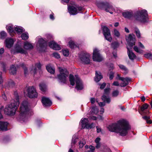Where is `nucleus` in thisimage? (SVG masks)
Here are the masks:
<instances>
[{
	"label": "nucleus",
	"mask_w": 152,
	"mask_h": 152,
	"mask_svg": "<svg viewBox=\"0 0 152 152\" xmlns=\"http://www.w3.org/2000/svg\"><path fill=\"white\" fill-rule=\"evenodd\" d=\"M107 128L111 132L119 133L121 135L124 136L127 134L130 127L128 122L122 120L119 121L116 124L109 125Z\"/></svg>",
	"instance_id": "f257e3e1"
},
{
	"label": "nucleus",
	"mask_w": 152,
	"mask_h": 152,
	"mask_svg": "<svg viewBox=\"0 0 152 152\" xmlns=\"http://www.w3.org/2000/svg\"><path fill=\"white\" fill-rule=\"evenodd\" d=\"M15 99L11 101V103L5 108L4 113L10 115H13L15 114L16 111L20 104L19 96L17 92L15 93Z\"/></svg>",
	"instance_id": "f03ea898"
},
{
	"label": "nucleus",
	"mask_w": 152,
	"mask_h": 152,
	"mask_svg": "<svg viewBox=\"0 0 152 152\" xmlns=\"http://www.w3.org/2000/svg\"><path fill=\"white\" fill-rule=\"evenodd\" d=\"M128 46H127L128 54L129 58L133 60L136 57L135 54L130 49L132 48L133 45H135V36L133 34H130L128 37L126 38Z\"/></svg>",
	"instance_id": "7ed1b4c3"
},
{
	"label": "nucleus",
	"mask_w": 152,
	"mask_h": 152,
	"mask_svg": "<svg viewBox=\"0 0 152 152\" xmlns=\"http://www.w3.org/2000/svg\"><path fill=\"white\" fill-rule=\"evenodd\" d=\"M29 110L27 101H23L20 107V114L18 118V120L25 121L26 118V114Z\"/></svg>",
	"instance_id": "20e7f679"
},
{
	"label": "nucleus",
	"mask_w": 152,
	"mask_h": 152,
	"mask_svg": "<svg viewBox=\"0 0 152 152\" xmlns=\"http://www.w3.org/2000/svg\"><path fill=\"white\" fill-rule=\"evenodd\" d=\"M96 5L100 9L104 10L106 12H109L111 14H113L114 12H116L113 6L107 2H97Z\"/></svg>",
	"instance_id": "39448f33"
},
{
	"label": "nucleus",
	"mask_w": 152,
	"mask_h": 152,
	"mask_svg": "<svg viewBox=\"0 0 152 152\" xmlns=\"http://www.w3.org/2000/svg\"><path fill=\"white\" fill-rule=\"evenodd\" d=\"M69 81L71 84L73 86L75 84V82L76 83V88L78 90H81L83 88V84L78 76L75 75V77L73 75H69Z\"/></svg>",
	"instance_id": "423d86ee"
},
{
	"label": "nucleus",
	"mask_w": 152,
	"mask_h": 152,
	"mask_svg": "<svg viewBox=\"0 0 152 152\" xmlns=\"http://www.w3.org/2000/svg\"><path fill=\"white\" fill-rule=\"evenodd\" d=\"M60 74L58 75L57 77L60 82L64 83H66L67 77L69 75V72L66 69H63L61 67H59Z\"/></svg>",
	"instance_id": "0eeeda50"
},
{
	"label": "nucleus",
	"mask_w": 152,
	"mask_h": 152,
	"mask_svg": "<svg viewBox=\"0 0 152 152\" xmlns=\"http://www.w3.org/2000/svg\"><path fill=\"white\" fill-rule=\"evenodd\" d=\"M147 11L143 10L137 11L135 18L137 20L141 22H145L147 21Z\"/></svg>",
	"instance_id": "6e6552de"
},
{
	"label": "nucleus",
	"mask_w": 152,
	"mask_h": 152,
	"mask_svg": "<svg viewBox=\"0 0 152 152\" xmlns=\"http://www.w3.org/2000/svg\"><path fill=\"white\" fill-rule=\"evenodd\" d=\"M79 58L83 64H88L90 63V55L86 52H82L79 55Z\"/></svg>",
	"instance_id": "1a4fd4ad"
},
{
	"label": "nucleus",
	"mask_w": 152,
	"mask_h": 152,
	"mask_svg": "<svg viewBox=\"0 0 152 152\" xmlns=\"http://www.w3.org/2000/svg\"><path fill=\"white\" fill-rule=\"evenodd\" d=\"M92 58L94 61L97 62H101L103 59V57L100 53L99 50L96 48L94 50Z\"/></svg>",
	"instance_id": "9d476101"
},
{
	"label": "nucleus",
	"mask_w": 152,
	"mask_h": 152,
	"mask_svg": "<svg viewBox=\"0 0 152 152\" xmlns=\"http://www.w3.org/2000/svg\"><path fill=\"white\" fill-rule=\"evenodd\" d=\"M28 96L31 98H36L38 96L35 88L33 86L28 87L27 89Z\"/></svg>",
	"instance_id": "9b49d317"
},
{
	"label": "nucleus",
	"mask_w": 152,
	"mask_h": 152,
	"mask_svg": "<svg viewBox=\"0 0 152 152\" xmlns=\"http://www.w3.org/2000/svg\"><path fill=\"white\" fill-rule=\"evenodd\" d=\"M103 32L105 39L110 42H111L112 40V38L109 29L106 26H103Z\"/></svg>",
	"instance_id": "f8f14e48"
},
{
	"label": "nucleus",
	"mask_w": 152,
	"mask_h": 152,
	"mask_svg": "<svg viewBox=\"0 0 152 152\" xmlns=\"http://www.w3.org/2000/svg\"><path fill=\"white\" fill-rule=\"evenodd\" d=\"M37 47L41 50H45L47 45L46 41L42 38H39L37 44Z\"/></svg>",
	"instance_id": "ddd939ff"
},
{
	"label": "nucleus",
	"mask_w": 152,
	"mask_h": 152,
	"mask_svg": "<svg viewBox=\"0 0 152 152\" xmlns=\"http://www.w3.org/2000/svg\"><path fill=\"white\" fill-rule=\"evenodd\" d=\"M82 124V127L83 128H86L88 129H91L94 126L93 123L89 124L88 123V118H82L80 121Z\"/></svg>",
	"instance_id": "4468645a"
},
{
	"label": "nucleus",
	"mask_w": 152,
	"mask_h": 152,
	"mask_svg": "<svg viewBox=\"0 0 152 152\" xmlns=\"http://www.w3.org/2000/svg\"><path fill=\"white\" fill-rule=\"evenodd\" d=\"M116 78L122 81L123 82V83L120 85L121 87L125 86L128 84L129 82L131 80V79L129 78L126 77L125 78L121 77L119 74H118Z\"/></svg>",
	"instance_id": "2eb2a0df"
},
{
	"label": "nucleus",
	"mask_w": 152,
	"mask_h": 152,
	"mask_svg": "<svg viewBox=\"0 0 152 152\" xmlns=\"http://www.w3.org/2000/svg\"><path fill=\"white\" fill-rule=\"evenodd\" d=\"M148 106L149 105L146 103L143 104L141 107L140 111L139 110V113L141 115L147 114L149 113V111L146 110Z\"/></svg>",
	"instance_id": "dca6fc26"
},
{
	"label": "nucleus",
	"mask_w": 152,
	"mask_h": 152,
	"mask_svg": "<svg viewBox=\"0 0 152 152\" xmlns=\"http://www.w3.org/2000/svg\"><path fill=\"white\" fill-rule=\"evenodd\" d=\"M14 53H20L21 54H26L27 53V51L22 48L20 45H17L15 48Z\"/></svg>",
	"instance_id": "f3484780"
},
{
	"label": "nucleus",
	"mask_w": 152,
	"mask_h": 152,
	"mask_svg": "<svg viewBox=\"0 0 152 152\" xmlns=\"http://www.w3.org/2000/svg\"><path fill=\"white\" fill-rule=\"evenodd\" d=\"M42 102L43 105L45 107L50 106L52 104L51 101L48 98L45 97H42Z\"/></svg>",
	"instance_id": "a211bd4d"
},
{
	"label": "nucleus",
	"mask_w": 152,
	"mask_h": 152,
	"mask_svg": "<svg viewBox=\"0 0 152 152\" xmlns=\"http://www.w3.org/2000/svg\"><path fill=\"white\" fill-rule=\"evenodd\" d=\"M49 45L50 48L56 50H59L61 49L59 45L53 41L49 42Z\"/></svg>",
	"instance_id": "6ab92c4d"
},
{
	"label": "nucleus",
	"mask_w": 152,
	"mask_h": 152,
	"mask_svg": "<svg viewBox=\"0 0 152 152\" xmlns=\"http://www.w3.org/2000/svg\"><path fill=\"white\" fill-rule=\"evenodd\" d=\"M15 40L11 38H7L5 41L6 46L8 48H10L13 45Z\"/></svg>",
	"instance_id": "aec40b11"
},
{
	"label": "nucleus",
	"mask_w": 152,
	"mask_h": 152,
	"mask_svg": "<svg viewBox=\"0 0 152 152\" xmlns=\"http://www.w3.org/2000/svg\"><path fill=\"white\" fill-rule=\"evenodd\" d=\"M69 13L71 15H75L77 14V10L75 7L73 6H69L68 8Z\"/></svg>",
	"instance_id": "412c9836"
},
{
	"label": "nucleus",
	"mask_w": 152,
	"mask_h": 152,
	"mask_svg": "<svg viewBox=\"0 0 152 152\" xmlns=\"http://www.w3.org/2000/svg\"><path fill=\"white\" fill-rule=\"evenodd\" d=\"M7 122L0 121V131H7Z\"/></svg>",
	"instance_id": "4be33fe9"
},
{
	"label": "nucleus",
	"mask_w": 152,
	"mask_h": 152,
	"mask_svg": "<svg viewBox=\"0 0 152 152\" xmlns=\"http://www.w3.org/2000/svg\"><path fill=\"white\" fill-rule=\"evenodd\" d=\"M24 48L26 50H29L32 49L33 46L31 44L26 41L24 43Z\"/></svg>",
	"instance_id": "5701e85b"
},
{
	"label": "nucleus",
	"mask_w": 152,
	"mask_h": 152,
	"mask_svg": "<svg viewBox=\"0 0 152 152\" xmlns=\"http://www.w3.org/2000/svg\"><path fill=\"white\" fill-rule=\"evenodd\" d=\"M102 78V76L101 75V73L100 72L96 71L95 81L96 82H97L99 81Z\"/></svg>",
	"instance_id": "b1692460"
},
{
	"label": "nucleus",
	"mask_w": 152,
	"mask_h": 152,
	"mask_svg": "<svg viewBox=\"0 0 152 152\" xmlns=\"http://www.w3.org/2000/svg\"><path fill=\"white\" fill-rule=\"evenodd\" d=\"M46 69L48 72L51 74H53L55 72V69L53 68L50 64L46 66Z\"/></svg>",
	"instance_id": "393cba45"
},
{
	"label": "nucleus",
	"mask_w": 152,
	"mask_h": 152,
	"mask_svg": "<svg viewBox=\"0 0 152 152\" xmlns=\"http://www.w3.org/2000/svg\"><path fill=\"white\" fill-rule=\"evenodd\" d=\"M102 100L104 101V102H106L107 103H109L111 101L110 98L108 96H106L104 95H103L102 97Z\"/></svg>",
	"instance_id": "a878e982"
},
{
	"label": "nucleus",
	"mask_w": 152,
	"mask_h": 152,
	"mask_svg": "<svg viewBox=\"0 0 152 152\" xmlns=\"http://www.w3.org/2000/svg\"><path fill=\"white\" fill-rule=\"evenodd\" d=\"M39 88L42 92H45L47 90V87L46 85L44 83H40L39 85Z\"/></svg>",
	"instance_id": "bb28decb"
},
{
	"label": "nucleus",
	"mask_w": 152,
	"mask_h": 152,
	"mask_svg": "<svg viewBox=\"0 0 152 152\" xmlns=\"http://www.w3.org/2000/svg\"><path fill=\"white\" fill-rule=\"evenodd\" d=\"M10 74L14 75L16 74V69L15 66L12 65L10 67Z\"/></svg>",
	"instance_id": "cd10ccee"
},
{
	"label": "nucleus",
	"mask_w": 152,
	"mask_h": 152,
	"mask_svg": "<svg viewBox=\"0 0 152 152\" xmlns=\"http://www.w3.org/2000/svg\"><path fill=\"white\" fill-rule=\"evenodd\" d=\"M15 31L18 33L20 34L24 31V29L21 27L16 26L15 27Z\"/></svg>",
	"instance_id": "c85d7f7f"
},
{
	"label": "nucleus",
	"mask_w": 152,
	"mask_h": 152,
	"mask_svg": "<svg viewBox=\"0 0 152 152\" xmlns=\"http://www.w3.org/2000/svg\"><path fill=\"white\" fill-rule=\"evenodd\" d=\"M6 27L8 31L10 33V35L12 36V34L14 33L13 27L10 26H7Z\"/></svg>",
	"instance_id": "c756f323"
},
{
	"label": "nucleus",
	"mask_w": 152,
	"mask_h": 152,
	"mask_svg": "<svg viewBox=\"0 0 152 152\" xmlns=\"http://www.w3.org/2000/svg\"><path fill=\"white\" fill-rule=\"evenodd\" d=\"M41 67V65L40 62L36 64L35 65V68L34 69V74L36 73V71L37 69V68L38 69L40 70Z\"/></svg>",
	"instance_id": "7c9ffc66"
},
{
	"label": "nucleus",
	"mask_w": 152,
	"mask_h": 152,
	"mask_svg": "<svg viewBox=\"0 0 152 152\" xmlns=\"http://www.w3.org/2000/svg\"><path fill=\"white\" fill-rule=\"evenodd\" d=\"M91 112L92 114H96L98 112V110L96 107H94L91 109Z\"/></svg>",
	"instance_id": "2f4dec72"
},
{
	"label": "nucleus",
	"mask_w": 152,
	"mask_h": 152,
	"mask_svg": "<svg viewBox=\"0 0 152 152\" xmlns=\"http://www.w3.org/2000/svg\"><path fill=\"white\" fill-rule=\"evenodd\" d=\"M123 15L125 18H129L132 16V14L129 12H125L123 13Z\"/></svg>",
	"instance_id": "473e14b6"
},
{
	"label": "nucleus",
	"mask_w": 152,
	"mask_h": 152,
	"mask_svg": "<svg viewBox=\"0 0 152 152\" xmlns=\"http://www.w3.org/2000/svg\"><path fill=\"white\" fill-rule=\"evenodd\" d=\"M69 47L71 49H73L77 47V46L75 44L74 42L72 40L70 41L69 43Z\"/></svg>",
	"instance_id": "72a5a7b5"
},
{
	"label": "nucleus",
	"mask_w": 152,
	"mask_h": 152,
	"mask_svg": "<svg viewBox=\"0 0 152 152\" xmlns=\"http://www.w3.org/2000/svg\"><path fill=\"white\" fill-rule=\"evenodd\" d=\"M28 33H25L22 34L21 35V37L23 39L26 40L28 38Z\"/></svg>",
	"instance_id": "f704fd0d"
},
{
	"label": "nucleus",
	"mask_w": 152,
	"mask_h": 152,
	"mask_svg": "<svg viewBox=\"0 0 152 152\" xmlns=\"http://www.w3.org/2000/svg\"><path fill=\"white\" fill-rule=\"evenodd\" d=\"M7 36L6 33L4 31H2L0 32V38L1 39L4 38Z\"/></svg>",
	"instance_id": "c9c22d12"
},
{
	"label": "nucleus",
	"mask_w": 152,
	"mask_h": 152,
	"mask_svg": "<svg viewBox=\"0 0 152 152\" xmlns=\"http://www.w3.org/2000/svg\"><path fill=\"white\" fill-rule=\"evenodd\" d=\"M62 52L63 55L65 56H67L69 55V51L68 49L63 50Z\"/></svg>",
	"instance_id": "e433bc0d"
},
{
	"label": "nucleus",
	"mask_w": 152,
	"mask_h": 152,
	"mask_svg": "<svg viewBox=\"0 0 152 152\" xmlns=\"http://www.w3.org/2000/svg\"><path fill=\"white\" fill-rule=\"evenodd\" d=\"M134 49L137 53H141L142 52V50L139 49L137 46H134Z\"/></svg>",
	"instance_id": "4c0bfd02"
},
{
	"label": "nucleus",
	"mask_w": 152,
	"mask_h": 152,
	"mask_svg": "<svg viewBox=\"0 0 152 152\" xmlns=\"http://www.w3.org/2000/svg\"><path fill=\"white\" fill-rule=\"evenodd\" d=\"M111 46L113 48L115 49L119 46V44L118 42H114L112 43Z\"/></svg>",
	"instance_id": "58836bf2"
},
{
	"label": "nucleus",
	"mask_w": 152,
	"mask_h": 152,
	"mask_svg": "<svg viewBox=\"0 0 152 152\" xmlns=\"http://www.w3.org/2000/svg\"><path fill=\"white\" fill-rule=\"evenodd\" d=\"M119 91H118L116 90L113 91L112 92V96L113 97H116L119 94Z\"/></svg>",
	"instance_id": "ea45409f"
},
{
	"label": "nucleus",
	"mask_w": 152,
	"mask_h": 152,
	"mask_svg": "<svg viewBox=\"0 0 152 152\" xmlns=\"http://www.w3.org/2000/svg\"><path fill=\"white\" fill-rule=\"evenodd\" d=\"M8 84L10 87H12L15 85V83L13 80H10L8 82Z\"/></svg>",
	"instance_id": "a19ab883"
},
{
	"label": "nucleus",
	"mask_w": 152,
	"mask_h": 152,
	"mask_svg": "<svg viewBox=\"0 0 152 152\" xmlns=\"http://www.w3.org/2000/svg\"><path fill=\"white\" fill-rule=\"evenodd\" d=\"M135 31L137 37L139 38H140V33L139 29L137 28H135Z\"/></svg>",
	"instance_id": "79ce46f5"
},
{
	"label": "nucleus",
	"mask_w": 152,
	"mask_h": 152,
	"mask_svg": "<svg viewBox=\"0 0 152 152\" xmlns=\"http://www.w3.org/2000/svg\"><path fill=\"white\" fill-rule=\"evenodd\" d=\"M145 57L148 58L152 59V54L150 53L145 54Z\"/></svg>",
	"instance_id": "37998d69"
},
{
	"label": "nucleus",
	"mask_w": 152,
	"mask_h": 152,
	"mask_svg": "<svg viewBox=\"0 0 152 152\" xmlns=\"http://www.w3.org/2000/svg\"><path fill=\"white\" fill-rule=\"evenodd\" d=\"M86 144V142L84 140L80 141L79 143V147L80 148H82Z\"/></svg>",
	"instance_id": "c03bdc74"
},
{
	"label": "nucleus",
	"mask_w": 152,
	"mask_h": 152,
	"mask_svg": "<svg viewBox=\"0 0 152 152\" xmlns=\"http://www.w3.org/2000/svg\"><path fill=\"white\" fill-rule=\"evenodd\" d=\"M110 89L109 88H106L104 90V94L108 95L110 93Z\"/></svg>",
	"instance_id": "a18cd8bd"
},
{
	"label": "nucleus",
	"mask_w": 152,
	"mask_h": 152,
	"mask_svg": "<svg viewBox=\"0 0 152 152\" xmlns=\"http://www.w3.org/2000/svg\"><path fill=\"white\" fill-rule=\"evenodd\" d=\"M119 66L120 68L124 70L125 71L127 72V69L126 67L122 65H120Z\"/></svg>",
	"instance_id": "49530a36"
},
{
	"label": "nucleus",
	"mask_w": 152,
	"mask_h": 152,
	"mask_svg": "<svg viewBox=\"0 0 152 152\" xmlns=\"http://www.w3.org/2000/svg\"><path fill=\"white\" fill-rule=\"evenodd\" d=\"M25 66V65L24 64H21V66H22L24 69V74L25 75H26L27 72V69Z\"/></svg>",
	"instance_id": "de8ad7c7"
},
{
	"label": "nucleus",
	"mask_w": 152,
	"mask_h": 152,
	"mask_svg": "<svg viewBox=\"0 0 152 152\" xmlns=\"http://www.w3.org/2000/svg\"><path fill=\"white\" fill-rule=\"evenodd\" d=\"M53 55L54 57L57 58H59L60 57V55L57 53H54Z\"/></svg>",
	"instance_id": "09e8293b"
},
{
	"label": "nucleus",
	"mask_w": 152,
	"mask_h": 152,
	"mask_svg": "<svg viewBox=\"0 0 152 152\" xmlns=\"http://www.w3.org/2000/svg\"><path fill=\"white\" fill-rule=\"evenodd\" d=\"M114 34L115 36L118 37L120 36L119 32L116 29H115L114 30Z\"/></svg>",
	"instance_id": "8fccbe9b"
},
{
	"label": "nucleus",
	"mask_w": 152,
	"mask_h": 152,
	"mask_svg": "<svg viewBox=\"0 0 152 152\" xmlns=\"http://www.w3.org/2000/svg\"><path fill=\"white\" fill-rule=\"evenodd\" d=\"M89 148L91 150L89 151V152H94L95 149L94 147L91 145L89 146Z\"/></svg>",
	"instance_id": "3c124183"
},
{
	"label": "nucleus",
	"mask_w": 152,
	"mask_h": 152,
	"mask_svg": "<svg viewBox=\"0 0 152 152\" xmlns=\"http://www.w3.org/2000/svg\"><path fill=\"white\" fill-rule=\"evenodd\" d=\"M114 73L113 72H111L110 75V80H112L114 77Z\"/></svg>",
	"instance_id": "603ef678"
},
{
	"label": "nucleus",
	"mask_w": 152,
	"mask_h": 152,
	"mask_svg": "<svg viewBox=\"0 0 152 152\" xmlns=\"http://www.w3.org/2000/svg\"><path fill=\"white\" fill-rule=\"evenodd\" d=\"M99 105L101 107H102L105 105V103L104 102H100L98 103Z\"/></svg>",
	"instance_id": "864d4df0"
},
{
	"label": "nucleus",
	"mask_w": 152,
	"mask_h": 152,
	"mask_svg": "<svg viewBox=\"0 0 152 152\" xmlns=\"http://www.w3.org/2000/svg\"><path fill=\"white\" fill-rule=\"evenodd\" d=\"M138 45L142 49H144L145 48L144 45L141 42H139L138 43Z\"/></svg>",
	"instance_id": "5fc2aeb1"
},
{
	"label": "nucleus",
	"mask_w": 152,
	"mask_h": 152,
	"mask_svg": "<svg viewBox=\"0 0 152 152\" xmlns=\"http://www.w3.org/2000/svg\"><path fill=\"white\" fill-rule=\"evenodd\" d=\"M105 86L106 83H104L101 85L100 88L101 89H103L105 87Z\"/></svg>",
	"instance_id": "6e6d98bb"
},
{
	"label": "nucleus",
	"mask_w": 152,
	"mask_h": 152,
	"mask_svg": "<svg viewBox=\"0 0 152 152\" xmlns=\"http://www.w3.org/2000/svg\"><path fill=\"white\" fill-rule=\"evenodd\" d=\"M97 129V133H99L101 131V128L99 126H97L96 127Z\"/></svg>",
	"instance_id": "4d7b16f0"
},
{
	"label": "nucleus",
	"mask_w": 152,
	"mask_h": 152,
	"mask_svg": "<svg viewBox=\"0 0 152 152\" xmlns=\"http://www.w3.org/2000/svg\"><path fill=\"white\" fill-rule=\"evenodd\" d=\"M113 85L115 86H119V84L117 81H114L113 84Z\"/></svg>",
	"instance_id": "13d9d810"
},
{
	"label": "nucleus",
	"mask_w": 152,
	"mask_h": 152,
	"mask_svg": "<svg viewBox=\"0 0 152 152\" xmlns=\"http://www.w3.org/2000/svg\"><path fill=\"white\" fill-rule=\"evenodd\" d=\"M90 101L91 104H94L95 101V99L94 98H91L90 99Z\"/></svg>",
	"instance_id": "bf43d9fd"
},
{
	"label": "nucleus",
	"mask_w": 152,
	"mask_h": 152,
	"mask_svg": "<svg viewBox=\"0 0 152 152\" xmlns=\"http://www.w3.org/2000/svg\"><path fill=\"white\" fill-rule=\"evenodd\" d=\"M100 140V138L99 137H97L95 140V142L96 143H99Z\"/></svg>",
	"instance_id": "052dcab7"
},
{
	"label": "nucleus",
	"mask_w": 152,
	"mask_h": 152,
	"mask_svg": "<svg viewBox=\"0 0 152 152\" xmlns=\"http://www.w3.org/2000/svg\"><path fill=\"white\" fill-rule=\"evenodd\" d=\"M142 118L146 121L148 120L149 119V117L147 116H144L142 117Z\"/></svg>",
	"instance_id": "680f3d73"
},
{
	"label": "nucleus",
	"mask_w": 152,
	"mask_h": 152,
	"mask_svg": "<svg viewBox=\"0 0 152 152\" xmlns=\"http://www.w3.org/2000/svg\"><path fill=\"white\" fill-rule=\"evenodd\" d=\"M2 73L0 72V84L1 83L3 82V80L2 78Z\"/></svg>",
	"instance_id": "e2e57ef3"
},
{
	"label": "nucleus",
	"mask_w": 152,
	"mask_h": 152,
	"mask_svg": "<svg viewBox=\"0 0 152 152\" xmlns=\"http://www.w3.org/2000/svg\"><path fill=\"white\" fill-rule=\"evenodd\" d=\"M4 52V49L3 48L0 49V54H2Z\"/></svg>",
	"instance_id": "0e129e2a"
},
{
	"label": "nucleus",
	"mask_w": 152,
	"mask_h": 152,
	"mask_svg": "<svg viewBox=\"0 0 152 152\" xmlns=\"http://www.w3.org/2000/svg\"><path fill=\"white\" fill-rule=\"evenodd\" d=\"M100 146V143H96V148H99Z\"/></svg>",
	"instance_id": "69168bd1"
},
{
	"label": "nucleus",
	"mask_w": 152,
	"mask_h": 152,
	"mask_svg": "<svg viewBox=\"0 0 152 152\" xmlns=\"http://www.w3.org/2000/svg\"><path fill=\"white\" fill-rule=\"evenodd\" d=\"M50 19L51 20H53L54 19L53 15L50 14Z\"/></svg>",
	"instance_id": "338daca9"
},
{
	"label": "nucleus",
	"mask_w": 152,
	"mask_h": 152,
	"mask_svg": "<svg viewBox=\"0 0 152 152\" xmlns=\"http://www.w3.org/2000/svg\"><path fill=\"white\" fill-rule=\"evenodd\" d=\"M141 99L142 100V101L143 102L145 101V98L144 96H142L141 98Z\"/></svg>",
	"instance_id": "774afa93"
}]
</instances>
